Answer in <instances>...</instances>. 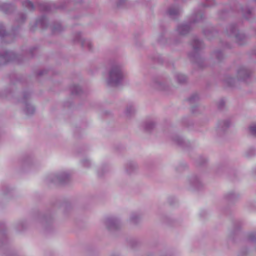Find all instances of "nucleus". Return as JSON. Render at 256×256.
Wrapping results in <instances>:
<instances>
[{"mask_svg": "<svg viewBox=\"0 0 256 256\" xmlns=\"http://www.w3.org/2000/svg\"><path fill=\"white\" fill-rule=\"evenodd\" d=\"M215 4L214 0H205L204 6L208 7L214 6Z\"/></svg>", "mask_w": 256, "mask_h": 256, "instance_id": "2f4dec72", "label": "nucleus"}, {"mask_svg": "<svg viewBox=\"0 0 256 256\" xmlns=\"http://www.w3.org/2000/svg\"><path fill=\"white\" fill-rule=\"evenodd\" d=\"M212 32L206 31L204 32L205 35H206L208 38H210V35Z\"/></svg>", "mask_w": 256, "mask_h": 256, "instance_id": "ea45409f", "label": "nucleus"}, {"mask_svg": "<svg viewBox=\"0 0 256 256\" xmlns=\"http://www.w3.org/2000/svg\"><path fill=\"white\" fill-rule=\"evenodd\" d=\"M137 168V164L135 162H128L125 166L126 172L128 174H130L134 172Z\"/></svg>", "mask_w": 256, "mask_h": 256, "instance_id": "f8f14e48", "label": "nucleus"}, {"mask_svg": "<svg viewBox=\"0 0 256 256\" xmlns=\"http://www.w3.org/2000/svg\"><path fill=\"white\" fill-rule=\"evenodd\" d=\"M231 125L229 120H223L218 122L217 131L218 133L222 134L225 132Z\"/></svg>", "mask_w": 256, "mask_h": 256, "instance_id": "1a4fd4ad", "label": "nucleus"}, {"mask_svg": "<svg viewBox=\"0 0 256 256\" xmlns=\"http://www.w3.org/2000/svg\"><path fill=\"white\" fill-rule=\"evenodd\" d=\"M0 38H6V42H10L12 40V36L6 33L4 27L2 24H0Z\"/></svg>", "mask_w": 256, "mask_h": 256, "instance_id": "ddd939ff", "label": "nucleus"}, {"mask_svg": "<svg viewBox=\"0 0 256 256\" xmlns=\"http://www.w3.org/2000/svg\"><path fill=\"white\" fill-rule=\"evenodd\" d=\"M30 96V94L28 92H25L24 94L22 102L24 105V111L27 115H31L35 112V108L28 102V99Z\"/></svg>", "mask_w": 256, "mask_h": 256, "instance_id": "0eeeda50", "label": "nucleus"}, {"mask_svg": "<svg viewBox=\"0 0 256 256\" xmlns=\"http://www.w3.org/2000/svg\"><path fill=\"white\" fill-rule=\"evenodd\" d=\"M70 89H71L72 93L73 94H80V92L82 91L81 88L78 86H76V85L72 86L71 87Z\"/></svg>", "mask_w": 256, "mask_h": 256, "instance_id": "bb28decb", "label": "nucleus"}, {"mask_svg": "<svg viewBox=\"0 0 256 256\" xmlns=\"http://www.w3.org/2000/svg\"><path fill=\"white\" fill-rule=\"evenodd\" d=\"M254 154V150L251 149V150H248L246 152V156H251L253 154Z\"/></svg>", "mask_w": 256, "mask_h": 256, "instance_id": "e433bc0d", "label": "nucleus"}, {"mask_svg": "<svg viewBox=\"0 0 256 256\" xmlns=\"http://www.w3.org/2000/svg\"><path fill=\"white\" fill-rule=\"evenodd\" d=\"M236 82V80L230 76H226L224 80L226 84L230 86H234Z\"/></svg>", "mask_w": 256, "mask_h": 256, "instance_id": "412c9836", "label": "nucleus"}, {"mask_svg": "<svg viewBox=\"0 0 256 256\" xmlns=\"http://www.w3.org/2000/svg\"><path fill=\"white\" fill-rule=\"evenodd\" d=\"M104 224L109 230L117 228L120 226L119 220L114 217H108L104 220Z\"/></svg>", "mask_w": 256, "mask_h": 256, "instance_id": "6e6552de", "label": "nucleus"}, {"mask_svg": "<svg viewBox=\"0 0 256 256\" xmlns=\"http://www.w3.org/2000/svg\"><path fill=\"white\" fill-rule=\"evenodd\" d=\"M155 126V123L152 121L146 122L144 124V128L147 131H150L152 130Z\"/></svg>", "mask_w": 256, "mask_h": 256, "instance_id": "5701e85b", "label": "nucleus"}, {"mask_svg": "<svg viewBox=\"0 0 256 256\" xmlns=\"http://www.w3.org/2000/svg\"><path fill=\"white\" fill-rule=\"evenodd\" d=\"M249 131L252 134L256 136V124H252L250 126Z\"/></svg>", "mask_w": 256, "mask_h": 256, "instance_id": "7c9ffc66", "label": "nucleus"}, {"mask_svg": "<svg viewBox=\"0 0 256 256\" xmlns=\"http://www.w3.org/2000/svg\"><path fill=\"white\" fill-rule=\"evenodd\" d=\"M20 18H21V19H22V21H23L24 20H26V16L24 14H22L21 16H20Z\"/></svg>", "mask_w": 256, "mask_h": 256, "instance_id": "a19ab883", "label": "nucleus"}, {"mask_svg": "<svg viewBox=\"0 0 256 256\" xmlns=\"http://www.w3.org/2000/svg\"><path fill=\"white\" fill-rule=\"evenodd\" d=\"M23 6L26 8L30 10H32L34 9V6L33 3L30 2L29 0H26L22 3Z\"/></svg>", "mask_w": 256, "mask_h": 256, "instance_id": "b1692460", "label": "nucleus"}, {"mask_svg": "<svg viewBox=\"0 0 256 256\" xmlns=\"http://www.w3.org/2000/svg\"><path fill=\"white\" fill-rule=\"evenodd\" d=\"M39 8L42 11H48L52 9V7H55L54 4H51L48 2H42L38 4Z\"/></svg>", "mask_w": 256, "mask_h": 256, "instance_id": "dca6fc26", "label": "nucleus"}, {"mask_svg": "<svg viewBox=\"0 0 256 256\" xmlns=\"http://www.w3.org/2000/svg\"><path fill=\"white\" fill-rule=\"evenodd\" d=\"M52 32L54 34L58 33L63 30L62 27L59 23L54 24L52 28Z\"/></svg>", "mask_w": 256, "mask_h": 256, "instance_id": "393cba45", "label": "nucleus"}, {"mask_svg": "<svg viewBox=\"0 0 256 256\" xmlns=\"http://www.w3.org/2000/svg\"><path fill=\"white\" fill-rule=\"evenodd\" d=\"M248 238L251 241H255L256 240V233H252L249 234Z\"/></svg>", "mask_w": 256, "mask_h": 256, "instance_id": "72a5a7b5", "label": "nucleus"}, {"mask_svg": "<svg viewBox=\"0 0 256 256\" xmlns=\"http://www.w3.org/2000/svg\"><path fill=\"white\" fill-rule=\"evenodd\" d=\"M172 140L178 144L182 145V144L183 140L178 136H173Z\"/></svg>", "mask_w": 256, "mask_h": 256, "instance_id": "c756f323", "label": "nucleus"}, {"mask_svg": "<svg viewBox=\"0 0 256 256\" xmlns=\"http://www.w3.org/2000/svg\"><path fill=\"white\" fill-rule=\"evenodd\" d=\"M14 54L10 52H4L2 54H0V59L2 60L4 62H8L12 60Z\"/></svg>", "mask_w": 256, "mask_h": 256, "instance_id": "4468645a", "label": "nucleus"}, {"mask_svg": "<svg viewBox=\"0 0 256 256\" xmlns=\"http://www.w3.org/2000/svg\"><path fill=\"white\" fill-rule=\"evenodd\" d=\"M82 164L84 166L88 168L90 166V162L88 160H84L82 162Z\"/></svg>", "mask_w": 256, "mask_h": 256, "instance_id": "f704fd0d", "label": "nucleus"}, {"mask_svg": "<svg viewBox=\"0 0 256 256\" xmlns=\"http://www.w3.org/2000/svg\"><path fill=\"white\" fill-rule=\"evenodd\" d=\"M72 40L74 43L80 44L85 49L91 50L92 47V42L82 38L80 32H76L72 36Z\"/></svg>", "mask_w": 256, "mask_h": 256, "instance_id": "20e7f679", "label": "nucleus"}, {"mask_svg": "<svg viewBox=\"0 0 256 256\" xmlns=\"http://www.w3.org/2000/svg\"><path fill=\"white\" fill-rule=\"evenodd\" d=\"M252 71L246 66H240L237 70V78L240 80H246L250 78Z\"/></svg>", "mask_w": 256, "mask_h": 256, "instance_id": "39448f33", "label": "nucleus"}, {"mask_svg": "<svg viewBox=\"0 0 256 256\" xmlns=\"http://www.w3.org/2000/svg\"><path fill=\"white\" fill-rule=\"evenodd\" d=\"M226 34L230 36H234L236 42L240 45L244 44L246 40V36L243 33L240 32L236 26L234 24L228 26Z\"/></svg>", "mask_w": 256, "mask_h": 256, "instance_id": "7ed1b4c3", "label": "nucleus"}, {"mask_svg": "<svg viewBox=\"0 0 256 256\" xmlns=\"http://www.w3.org/2000/svg\"><path fill=\"white\" fill-rule=\"evenodd\" d=\"M199 99V96L197 94L192 95L189 98V100L191 102H194Z\"/></svg>", "mask_w": 256, "mask_h": 256, "instance_id": "473e14b6", "label": "nucleus"}, {"mask_svg": "<svg viewBox=\"0 0 256 256\" xmlns=\"http://www.w3.org/2000/svg\"><path fill=\"white\" fill-rule=\"evenodd\" d=\"M70 178V174L66 172H62L50 176L52 182L63 184L66 182Z\"/></svg>", "mask_w": 256, "mask_h": 256, "instance_id": "423d86ee", "label": "nucleus"}, {"mask_svg": "<svg viewBox=\"0 0 256 256\" xmlns=\"http://www.w3.org/2000/svg\"><path fill=\"white\" fill-rule=\"evenodd\" d=\"M190 30V26L189 24H182L178 26L176 30L180 35H185Z\"/></svg>", "mask_w": 256, "mask_h": 256, "instance_id": "9d476101", "label": "nucleus"}, {"mask_svg": "<svg viewBox=\"0 0 256 256\" xmlns=\"http://www.w3.org/2000/svg\"><path fill=\"white\" fill-rule=\"evenodd\" d=\"M45 72H46V71H45V70H42V71H40V72H39L38 74H39V75H42V74H44V73Z\"/></svg>", "mask_w": 256, "mask_h": 256, "instance_id": "79ce46f5", "label": "nucleus"}, {"mask_svg": "<svg viewBox=\"0 0 256 256\" xmlns=\"http://www.w3.org/2000/svg\"><path fill=\"white\" fill-rule=\"evenodd\" d=\"M250 13H251V12H250V10H246V13L244 14V16L246 18H249L248 16H250Z\"/></svg>", "mask_w": 256, "mask_h": 256, "instance_id": "4c0bfd02", "label": "nucleus"}, {"mask_svg": "<svg viewBox=\"0 0 256 256\" xmlns=\"http://www.w3.org/2000/svg\"><path fill=\"white\" fill-rule=\"evenodd\" d=\"M124 78L122 66L120 64H114L109 70L106 82L109 86H116L121 84Z\"/></svg>", "mask_w": 256, "mask_h": 256, "instance_id": "f257e3e1", "label": "nucleus"}, {"mask_svg": "<svg viewBox=\"0 0 256 256\" xmlns=\"http://www.w3.org/2000/svg\"><path fill=\"white\" fill-rule=\"evenodd\" d=\"M256 1V0H255Z\"/></svg>", "mask_w": 256, "mask_h": 256, "instance_id": "37998d69", "label": "nucleus"}, {"mask_svg": "<svg viewBox=\"0 0 256 256\" xmlns=\"http://www.w3.org/2000/svg\"><path fill=\"white\" fill-rule=\"evenodd\" d=\"M126 2V0H116V4L118 6H122Z\"/></svg>", "mask_w": 256, "mask_h": 256, "instance_id": "c9c22d12", "label": "nucleus"}, {"mask_svg": "<svg viewBox=\"0 0 256 256\" xmlns=\"http://www.w3.org/2000/svg\"><path fill=\"white\" fill-rule=\"evenodd\" d=\"M175 78L177 81L180 84H183L186 82V76L182 74L177 73L176 74Z\"/></svg>", "mask_w": 256, "mask_h": 256, "instance_id": "aec40b11", "label": "nucleus"}, {"mask_svg": "<svg viewBox=\"0 0 256 256\" xmlns=\"http://www.w3.org/2000/svg\"><path fill=\"white\" fill-rule=\"evenodd\" d=\"M23 225H24L23 222H20V224H18V228L19 230H22V229Z\"/></svg>", "mask_w": 256, "mask_h": 256, "instance_id": "58836bf2", "label": "nucleus"}, {"mask_svg": "<svg viewBox=\"0 0 256 256\" xmlns=\"http://www.w3.org/2000/svg\"><path fill=\"white\" fill-rule=\"evenodd\" d=\"M168 13L171 18H174L180 14V10L178 8L172 6L168 8Z\"/></svg>", "mask_w": 256, "mask_h": 256, "instance_id": "f3484780", "label": "nucleus"}, {"mask_svg": "<svg viewBox=\"0 0 256 256\" xmlns=\"http://www.w3.org/2000/svg\"><path fill=\"white\" fill-rule=\"evenodd\" d=\"M192 46L193 48L194 53L190 54V56L192 60L197 64L200 67H202V64L204 62V60L199 54V51L204 48L202 42L197 38H194L192 42Z\"/></svg>", "mask_w": 256, "mask_h": 256, "instance_id": "f03ea898", "label": "nucleus"}, {"mask_svg": "<svg viewBox=\"0 0 256 256\" xmlns=\"http://www.w3.org/2000/svg\"><path fill=\"white\" fill-rule=\"evenodd\" d=\"M135 112V109L132 104L128 105L126 106L125 114L127 118H130L132 116Z\"/></svg>", "mask_w": 256, "mask_h": 256, "instance_id": "a211bd4d", "label": "nucleus"}, {"mask_svg": "<svg viewBox=\"0 0 256 256\" xmlns=\"http://www.w3.org/2000/svg\"><path fill=\"white\" fill-rule=\"evenodd\" d=\"M190 183L192 186L197 189L200 188L202 186V184L200 178L197 176H192L190 180Z\"/></svg>", "mask_w": 256, "mask_h": 256, "instance_id": "9b49d317", "label": "nucleus"}, {"mask_svg": "<svg viewBox=\"0 0 256 256\" xmlns=\"http://www.w3.org/2000/svg\"><path fill=\"white\" fill-rule=\"evenodd\" d=\"M152 86L158 90H165L166 88L164 84L159 81H154L152 84Z\"/></svg>", "mask_w": 256, "mask_h": 256, "instance_id": "6ab92c4d", "label": "nucleus"}, {"mask_svg": "<svg viewBox=\"0 0 256 256\" xmlns=\"http://www.w3.org/2000/svg\"><path fill=\"white\" fill-rule=\"evenodd\" d=\"M225 198L228 200L232 201L237 198V195L234 192H230L226 195Z\"/></svg>", "mask_w": 256, "mask_h": 256, "instance_id": "cd10ccee", "label": "nucleus"}, {"mask_svg": "<svg viewBox=\"0 0 256 256\" xmlns=\"http://www.w3.org/2000/svg\"><path fill=\"white\" fill-rule=\"evenodd\" d=\"M203 19L202 13V12H198L194 15L192 22H199Z\"/></svg>", "mask_w": 256, "mask_h": 256, "instance_id": "4be33fe9", "label": "nucleus"}, {"mask_svg": "<svg viewBox=\"0 0 256 256\" xmlns=\"http://www.w3.org/2000/svg\"><path fill=\"white\" fill-rule=\"evenodd\" d=\"M14 9V6L8 4H4L0 6V10H2L6 14L10 13Z\"/></svg>", "mask_w": 256, "mask_h": 256, "instance_id": "2eb2a0df", "label": "nucleus"}, {"mask_svg": "<svg viewBox=\"0 0 256 256\" xmlns=\"http://www.w3.org/2000/svg\"><path fill=\"white\" fill-rule=\"evenodd\" d=\"M214 56L218 59V60L220 61L224 58V55L221 51L217 50L216 51L214 54Z\"/></svg>", "mask_w": 256, "mask_h": 256, "instance_id": "c85d7f7f", "label": "nucleus"}, {"mask_svg": "<svg viewBox=\"0 0 256 256\" xmlns=\"http://www.w3.org/2000/svg\"><path fill=\"white\" fill-rule=\"evenodd\" d=\"M140 220V216L136 213H133L130 217V220L132 224H137Z\"/></svg>", "mask_w": 256, "mask_h": 256, "instance_id": "a878e982", "label": "nucleus"}]
</instances>
